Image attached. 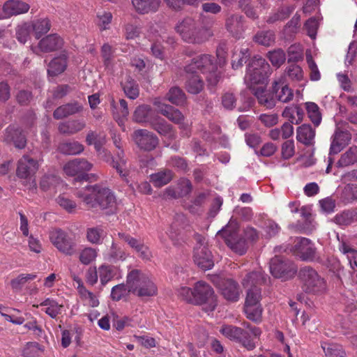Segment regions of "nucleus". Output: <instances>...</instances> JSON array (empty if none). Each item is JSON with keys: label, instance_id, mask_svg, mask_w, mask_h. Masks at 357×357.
Segmentation results:
<instances>
[{"label": "nucleus", "instance_id": "f257e3e1", "mask_svg": "<svg viewBox=\"0 0 357 357\" xmlns=\"http://www.w3.org/2000/svg\"><path fill=\"white\" fill-rule=\"evenodd\" d=\"M176 30L184 41L192 44L204 43L213 36L209 28L204 26L199 20L190 17L179 20Z\"/></svg>", "mask_w": 357, "mask_h": 357}, {"label": "nucleus", "instance_id": "f03ea898", "mask_svg": "<svg viewBox=\"0 0 357 357\" xmlns=\"http://www.w3.org/2000/svg\"><path fill=\"white\" fill-rule=\"evenodd\" d=\"M77 196L89 208L98 206L105 209L112 207L115 204V197L111 190L98 185H88L77 191Z\"/></svg>", "mask_w": 357, "mask_h": 357}, {"label": "nucleus", "instance_id": "7ed1b4c3", "mask_svg": "<svg viewBox=\"0 0 357 357\" xmlns=\"http://www.w3.org/2000/svg\"><path fill=\"white\" fill-rule=\"evenodd\" d=\"M186 73H196L197 71L205 75L210 85L214 86L220 79V73L213 56L204 54L193 58L191 62L185 68Z\"/></svg>", "mask_w": 357, "mask_h": 357}, {"label": "nucleus", "instance_id": "20e7f679", "mask_svg": "<svg viewBox=\"0 0 357 357\" xmlns=\"http://www.w3.org/2000/svg\"><path fill=\"white\" fill-rule=\"evenodd\" d=\"M126 282L130 293L139 297H149L155 294L153 282L139 270H132L127 275Z\"/></svg>", "mask_w": 357, "mask_h": 357}, {"label": "nucleus", "instance_id": "39448f33", "mask_svg": "<svg viewBox=\"0 0 357 357\" xmlns=\"http://www.w3.org/2000/svg\"><path fill=\"white\" fill-rule=\"evenodd\" d=\"M302 288L304 291L312 294H321L327 289L325 279L310 266H304L298 272Z\"/></svg>", "mask_w": 357, "mask_h": 357}, {"label": "nucleus", "instance_id": "423d86ee", "mask_svg": "<svg viewBox=\"0 0 357 357\" xmlns=\"http://www.w3.org/2000/svg\"><path fill=\"white\" fill-rule=\"evenodd\" d=\"M38 162L29 155H24L17 162L16 176L29 190H35L37 187L35 174L38 170Z\"/></svg>", "mask_w": 357, "mask_h": 357}, {"label": "nucleus", "instance_id": "0eeeda50", "mask_svg": "<svg viewBox=\"0 0 357 357\" xmlns=\"http://www.w3.org/2000/svg\"><path fill=\"white\" fill-rule=\"evenodd\" d=\"M269 64L259 56H255L250 63L245 82L252 89L255 84H263L268 77Z\"/></svg>", "mask_w": 357, "mask_h": 357}, {"label": "nucleus", "instance_id": "6e6552de", "mask_svg": "<svg viewBox=\"0 0 357 357\" xmlns=\"http://www.w3.org/2000/svg\"><path fill=\"white\" fill-rule=\"evenodd\" d=\"M266 278L261 271H255L245 275L243 280V285L247 289L245 305L260 304L261 290L258 285L265 282Z\"/></svg>", "mask_w": 357, "mask_h": 357}, {"label": "nucleus", "instance_id": "1a4fd4ad", "mask_svg": "<svg viewBox=\"0 0 357 357\" xmlns=\"http://www.w3.org/2000/svg\"><path fill=\"white\" fill-rule=\"evenodd\" d=\"M225 238L226 243L236 252L243 255L246 250L245 242L239 238L238 228L235 222H230L218 233Z\"/></svg>", "mask_w": 357, "mask_h": 357}, {"label": "nucleus", "instance_id": "9d476101", "mask_svg": "<svg viewBox=\"0 0 357 357\" xmlns=\"http://www.w3.org/2000/svg\"><path fill=\"white\" fill-rule=\"evenodd\" d=\"M270 271L276 278L286 280L296 273V266L291 261L275 256L270 261Z\"/></svg>", "mask_w": 357, "mask_h": 357}, {"label": "nucleus", "instance_id": "9b49d317", "mask_svg": "<svg viewBox=\"0 0 357 357\" xmlns=\"http://www.w3.org/2000/svg\"><path fill=\"white\" fill-rule=\"evenodd\" d=\"M52 243L62 253L72 255L75 252V243L61 229H53L50 233Z\"/></svg>", "mask_w": 357, "mask_h": 357}, {"label": "nucleus", "instance_id": "f8f14e48", "mask_svg": "<svg viewBox=\"0 0 357 357\" xmlns=\"http://www.w3.org/2000/svg\"><path fill=\"white\" fill-rule=\"evenodd\" d=\"M292 251L303 261H312L316 259V248L314 243L306 238H297L294 241Z\"/></svg>", "mask_w": 357, "mask_h": 357}, {"label": "nucleus", "instance_id": "ddd939ff", "mask_svg": "<svg viewBox=\"0 0 357 357\" xmlns=\"http://www.w3.org/2000/svg\"><path fill=\"white\" fill-rule=\"evenodd\" d=\"M194 294L195 304L208 303L210 309L214 310L216 300L213 289L208 284L202 281L197 282L194 288Z\"/></svg>", "mask_w": 357, "mask_h": 357}, {"label": "nucleus", "instance_id": "4468645a", "mask_svg": "<svg viewBox=\"0 0 357 357\" xmlns=\"http://www.w3.org/2000/svg\"><path fill=\"white\" fill-rule=\"evenodd\" d=\"M197 245L194 250V261L202 269L208 270L213 266L211 252L204 245V239L201 236L197 237Z\"/></svg>", "mask_w": 357, "mask_h": 357}, {"label": "nucleus", "instance_id": "2eb2a0df", "mask_svg": "<svg viewBox=\"0 0 357 357\" xmlns=\"http://www.w3.org/2000/svg\"><path fill=\"white\" fill-rule=\"evenodd\" d=\"M220 332L225 337L241 342L248 350H252L255 347L253 339L248 337V332L241 328L225 326L221 328Z\"/></svg>", "mask_w": 357, "mask_h": 357}, {"label": "nucleus", "instance_id": "dca6fc26", "mask_svg": "<svg viewBox=\"0 0 357 357\" xmlns=\"http://www.w3.org/2000/svg\"><path fill=\"white\" fill-rule=\"evenodd\" d=\"M132 137L135 144L142 150L151 151L156 146V138L154 134L147 130H135Z\"/></svg>", "mask_w": 357, "mask_h": 357}, {"label": "nucleus", "instance_id": "f3484780", "mask_svg": "<svg viewBox=\"0 0 357 357\" xmlns=\"http://www.w3.org/2000/svg\"><path fill=\"white\" fill-rule=\"evenodd\" d=\"M29 8V5L22 1L8 0L3 5L0 19H7L14 15L26 13Z\"/></svg>", "mask_w": 357, "mask_h": 357}, {"label": "nucleus", "instance_id": "a211bd4d", "mask_svg": "<svg viewBox=\"0 0 357 357\" xmlns=\"http://www.w3.org/2000/svg\"><path fill=\"white\" fill-rule=\"evenodd\" d=\"M273 91L275 100L282 102H288L293 99V91L286 84L284 75H280L273 83Z\"/></svg>", "mask_w": 357, "mask_h": 357}, {"label": "nucleus", "instance_id": "6ab92c4d", "mask_svg": "<svg viewBox=\"0 0 357 357\" xmlns=\"http://www.w3.org/2000/svg\"><path fill=\"white\" fill-rule=\"evenodd\" d=\"M219 289L223 297L231 302H236L240 297L238 284L231 279L221 280L218 284Z\"/></svg>", "mask_w": 357, "mask_h": 357}, {"label": "nucleus", "instance_id": "aec40b11", "mask_svg": "<svg viewBox=\"0 0 357 357\" xmlns=\"http://www.w3.org/2000/svg\"><path fill=\"white\" fill-rule=\"evenodd\" d=\"M158 113L162 114L173 123L178 124L181 128H185L187 126L183 114L178 109L171 105L158 103Z\"/></svg>", "mask_w": 357, "mask_h": 357}, {"label": "nucleus", "instance_id": "412c9836", "mask_svg": "<svg viewBox=\"0 0 357 357\" xmlns=\"http://www.w3.org/2000/svg\"><path fill=\"white\" fill-rule=\"evenodd\" d=\"M93 165L83 158L69 161L63 166V171L68 175L74 176L91 169Z\"/></svg>", "mask_w": 357, "mask_h": 357}, {"label": "nucleus", "instance_id": "4be33fe9", "mask_svg": "<svg viewBox=\"0 0 357 357\" xmlns=\"http://www.w3.org/2000/svg\"><path fill=\"white\" fill-rule=\"evenodd\" d=\"M63 45V39L56 34H50L43 39L38 43V47L35 50L36 54L39 52H50L57 50Z\"/></svg>", "mask_w": 357, "mask_h": 357}, {"label": "nucleus", "instance_id": "5701e85b", "mask_svg": "<svg viewBox=\"0 0 357 357\" xmlns=\"http://www.w3.org/2000/svg\"><path fill=\"white\" fill-rule=\"evenodd\" d=\"M252 90L261 105L268 109L275 107V98L273 91L272 92L266 91L263 86L253 87Z\"/></svg>", "mask_w": 357, "mask_h": 357}, {"label": "nucleus", "instance_id": "b1692460", "mask_svg": "<svg viewBox=\"0 0 357 357\" xmlns=\"http://www.w3.org/2000/svg\"><path fill=\"white\" fill-rule=\"evenodd\" d=\"M4 140L8 143H13L18 149H23L26 145L24 135L15 126H10L6 128Z\"/></svg>", "mask_w": 357, "mask_h": 357}, {"label": "nucleus", "instance_id": "393cba45", "mask_svg": "<svg viewBox=\"0 0 357 357\" xmlns=\"http://www.w3.org/2000/svg\"><path fill=\"white\" fill-rule=\"evenodd\" d=\"M120 107L117 108L115 105V102L114 100L111 102L112 112V115L114 120L117 122L119 126L122 128V129L125 130V122L127 119V117L129 114V110L128 108L127 102L121 99L119 100Z\"/></svg>", "mask_w": 357, "mask_h": 357}, {"label": "nucleus", "instance_id": "a878e982", "mask_svg": "<svg viewBox=\"0 0 357 357\" xmlns=\"http://www.w3.org/2000/svg\"><path fill=\"white\" fill-rule=\"evenodd\" d=\"M118 236L121 239L128 243L132 248L135 249L140 255L141 257L145 259H149L151 253L149 248L143 243L124 233H119Z\"/></svg>", "mask_w": 357, "mask_h": 357}, {"label": "nucleus", "instance_id": "bb28decb", "mask_svg": "<svg viewBox=\"0 0 357 357\" xmlns=\"http://www.w3.org/2000/svg\"><path fill=\"white\" fill-rule=\"evenodd\" d=\"M350 135L347 132L336 131L330 148V153L337 154L349 142Z\"/></svg>", "mask_w": 357, "mask_h": 357}, {"label": "nucleus", "instance_id": "cd10ccee", "mask_svg": "<svg viewBox=\"0 0 357 357\" xmlns=\"http://www.w3.org/2000/svg\"><path fill=\"white\" fill-rule=\"evenodd\" d=\"M155 116V112L149 105L137 107L132 116V120L139 123H151Z\"/></svg>", "mask_w": 357, "mask_h": 357}, {"label": "nucleus", "instance_id": "c85d7f7f", "mask_svg": "<svg viewBox=\"0 0 357 357\" xmlns=\"http://www.w3.org/2000/svg\"><path fill=\"white\" fill-rule=\"evenodd\" d=\"M243 17L238 15H234L226 20L227 30L235 38H240L244 31Z\"/></svg>", "mask_w": 357, "mask_h": 357}, {"label": "nucleus", "instance_id": "c756f323", "mask_svg": "<svg viewBox=\"0 0 357 357\" xmlns=\"http://www.w3.org/2000/svg\"><path fill=\"white\" fill-rule=\"evenodd\" d=\"M340 251L346 256L351 268L357 271V249L349 242L342 241L339 244Z\"/></svg>", "mask_w": 357, "mask_h": 357}, {"label": "nucleus", "instance_id": "7c9ffc66", "mask_svg": "<svg viewBox=\"0 0 357 357\" xmlns=\"http://www.w3.org/2000/svg\"><path fill=\"white\" fill-rule=\"evenodd\" d=\"M85 127V123L80 120L68 121L61 123L58 129L59 132L65 135H73Z\"/></svg>", "mask_w": 357, "mask_h": 357}, {"label": "nucleus", "instance_id": "2f4dec72", "mask_svg": "<svg viewBox=\"0 0 357 357\" xmlns=\"http://www.w3.org/2000/svg\"><path fill=\"white\" fill-rule=\"evenodd\" d=\"M191 189L190 182L187 179H182L177 184L175 189L169 188L167 190V196L173 198L184 197L190 193Z\"/></svg>", "mask_w": 357, "mask_h": 357}, {"label": "nucleus", "instance_id": "473e14b6", "mask_svg": "<svg viewBox=\"0 0 357 357\" xmlns=\"http://www.w3.org/2000/svg\"><path fill=\"white\" fill-rule=\"evenodd\" d=\"M315 136V131L310 125L303 124L299 126L296 131V139L305 144H311Z\"/></svg>", "mask_w": 357, "mask_h": 357}, {"label": "nucleus", "instance_id": "72a5a7b5", "mask_svg": "<svg viewBox=\"0 0 357 357\" xmlns=\"http://www.w3.org/2000/svg\"><path fill=\"white\" fill-rule=\"evenodd\" d=\"M66 59L67 56L64 54L54 58L49 64L47 69L48 74L52 76H55L62 73L67 66Z\"/></svg>", "mask_w": 357, "mask_h": 357}, {"label": "nucleus", "instance_id": "f704fd0d", "mask_svg": "<svg viewBox=\"0 0 357 357\" xmlns=\"http://www.w3.org/2000/svg\"><path fill=\"white\" fill-rule=\"evenodd\" d=\"M185 87L187 91L192 94L199 93L204 87L203 80L195 73H187Z\"/></svg>", "mask_w": 357, "mask_h": 357}, {"label": "nucleus", "instance_id": "c9c22d12", "mask_svg": "<svg viewBox=\"0 0 357 357\" xmlns=\"http://www.w3.org/2000/svg\"><path fill=\"white\" fill-rule=\"evenodd\" d=\"M166 99L174 105L182 106L186 101V96L179 87L173 86L166 94Z\"/></svg>", "mask_w": 357, "mask_h": 357}, {"label": "nucleus", "instance_id": "e433bc0d", "mask_svg": "<svg viewBox=\"0 0 357 357\" xmlns=\"http://www.w3.org/2000/svg\"><path fill=\"white\" fill-rule=\"evenodd\" d=\"M40 306L45 307L44 311L52 318H56L59 314L61 313L63 305L59 304L56 301L47 298L42 303Z\"/></svg>", "mask_w": 357, "mask_h": 357}, {"label": "nucleus", "instance_id": "4c0bfd02", "mask_svg": "<svg viewBox=\"0 0 357 357\" xmlns=\"http://www.w3.org/2000/svg\"><path fill=\"white\" fill-rule=\"evenodd\" d=\"M118 269L115 266L109 265H101L98 268V274L100 282L102 285H105L108 282L112 280L117 274Z\"/></svg>", "mask_w": 357, "mask_h": 357}, {"label": "nucleus", "instance_id": "58836bf2", "mask_svg": "<svg viewBox=\"0 0 357 357\" xmlns=\"http://www.w3.org/2000/svg\"><path fill=\"white\" fill-rule=\"evenodd\" d=\"M244 311L246 317L250 320L259 323L261 321L262 307L261 304L245 305Z\"/></svg>", "mask_w": 357, "mask_h": 357}, {"label": "nucleus", "instance_id": "ea45409f", "mask_svg": "<svg viewBox=\"0 0 357 357\" xmlns=\"http://www.w3.org/2000/svg\"><path fill=\"white\" fill-rule=\"evenodd\" d=\"M357 162V146L351 147L347 152L342 155L337 162L339 167H347Z\"/></svg>", "mask_w": 357, "mask_h": 357}, {"label": "nucleus", "instance_id": "a19ab883", "mask_svg": "<svg viewBox=\"0 0 357 357\" xmlns=\"http://www.w3.org/2000/svg\"><path fill=\"white\" fill-rule=\"evenodd\" d=\"M275 34L271 31H261L257 33L254 37L255 43L263 46H271L275 42Z\"/></svg>", "mask_w": 357, "mask_h": 357}, {"label": "nucleus", "instance_id": "79ce46f5", "mask_svg": "<svg viewBox=\"0 0 357 357\" xmlns=\"http://www.w3.org/2000/svg\"><path fill=\"white\" fill-rule=\"evenodd\" d=\"M354 221H357L356 211H344L335 217V222L340 225H349Z\"/></svg>", "mask_w": 357, "mask_h": 357}, {"label": "nucleus", "instance_id": "37998d69", "mask_svg": "<svg viewBox=\"0 0 357 357\" xmlns=\"http://www.w3.org/2000/svg\"><path fill=\"white\" fill-rule=\"evenodd\" d=\"M59 149L63 154L75 155L80 153L84 150V147L77 142H72L60 144Z\"/></svg>", "mask_w": 357, "mask_h": 357}, {"label": "nucleus", "instance_id": "c03bdc74", "mask_svg": "<svg viewBox=\"0 0 357 357\" xmlns=\"http://www.w3.org/2000/svg\"><path fill=\"white\" fill-rule=\"evenodd\" d=\"M31 31L32 26L30 24L27 23L20 24L15 29L16 38L20 43L24 44L29 39Z\"/></svg>", "mask_w": 357, "mask_h": 357}, {"label": "nucleus", "instance_id": "a18cd8bd", "mask_svg": "<svg viewBox=\"0 0 357 357\" xmlns=\"http://www.w3.org/2000/svg\"><path fill=\"white\" fill-rule=\"evenodd\" d=\"M122 86L124 93L129 98L135 99L139 96V91L138 85L133 79L127 78L126 80L122 83Z\"/></svg>", "mask_w": 357, "mask_h": 357}, {"label": "nucleus", "instance_id": "49530a36", "mask_svg": "<svg viewBox=\"0 0 357 357\" xmlns=\"http://www.w3.org/2000/svg\"><path fill=\"white\" fill-rule=\"evenodd\" d=\"M36 273H22L10 281L11 287L13 289H21L24 284L36 279Z\"/></svg>", "mask_w": 357, "mask_h": 357}, {"label": "nucleus", "instance_id": "de8ad7c7", "mask_svg": "<svg viewBox=\"0 0 357 357\" xmlns=\"http://www.w3.org/2000/svg\"><path fill=\"white\" fill-rule=\"evenodd\" d=\"M321 347L326 357H344L345 353L340 345L324 343Z\"/></svg>", "mask_w": 357, "mask_h": 357}, {"label": "nucleus", "instance_id": "09e8293b", "mask_svg": "<svg viewBox=\"0 0 357 357\" xmlns=\"http://www.w3.org/2000/svg\"><path fill=\"white\" fill-rule=\"evenodd\" d=\"M97 257V250L92 248H84L79 255V259L82 264L88 265L96 259Z\"/></svg>", "mask_w": 357, "mask_h": 357}, {"label": "nucleus", "instance_id": "8fccbe9b", "mask_svg": "<svg viewBox=\"0 0 357 357\" xmlns=\"http://www.w3.org/2000/svg\"><path fill=\"white\" fill-rule=\"evenodd\" d=\"M32 26V31H34L36 37L39 38L43 34L47 33L50 29V21L47 19H43L34 22Z\"/></svg>", "mask_w": 357, "mask_h": 357}, {"label": "nucleus", "instance_id": "3c124183", "mask_svg": "<svg viewBox=\"0 0 357 357\" xmlns=\"http://www.w3.org/2000/svg\"><path fill=\"white\" fill-rule=\"evenodd\" d=\"M268 57L272 65L277 68L282 66L286 60L285 53L280 49L270 52Z\"/></svg>", "mask_w": 357, "mask_h": 357}, {"label": "nucleus", "instance_id": "603ef678", "mask_svg": "<svg viewBox=\"0 0 357 357\" xmlns=\"http://www.w3.org/2000/svg\"><path fill=\"white\" fill-rule=\"evenodd\" d=\"M130 291L128 287L124 284H117L112 287L111 291V298L114 301H119L121 298L129 295Z\"/></svg>", "mask_w": 357, "mask_h": 357}, {"label": "nucleus", "instance_id": "864d4df0", "mask_svg": "<svg viewBox=\"0 0 357 357\" xmlns=\"http://www.w3.org/2000/svg\"><path fill=\"white\" fill-rule=\"evenodd\" d=\"M306 109L310 120L314 125L318 126L321 119L319 107L314 102H307Z\"/></svg>", "mask_w": 357, "mask_h": 357}, {"label": "nucleus", "instance_id": "5fc2aeb1", "mask_svg": "<svg viewBox=\"0 0 357 357\" xmlns=\"http://www.w3.org/2000/svg\"><path fill=\"white\" fill-rule=\"evenodd\" d=\"M57 204L68 213H73L75 211L77 204L65 195H59L56 199Z\"/></svg>", "mask_w": 357, "mask_h": 357}, {"label": "nucleus", "instance_id": "6e6d98bb", "mask_svg": "<svg viewBox=\"0 0 357 357\" xmlns=\"http://www.w3.org/2000/svg\"><path fill=\"white\" fill-rule=\"evenodd\" d=\"M154 0H132V3L139 13H148L153 6Z\"/></svg>", "mask_w": 357, "mask_h": 357}, {"label": "nucleus", "instance_id": "4d7b16f0", "mask_svg": "<svg viewBox=\"0 0 357 357\" xmlns=\"http://www.w3.org/2000/svg\"><path fill=\"white\" fill-rule=\"evenodd\" d=\"M104 235V230L100 227H91L88 229L86 237L91 243H98Z\"/></svg>", "mask_w": 357, "mask_h": 357}, {"label": "nucleus", "instance_id": "13d9d810", "mask_svg": "<svg viewBox=\"0 0 357 357\" xmlns=\"http://www.w3.org/2000/svg\"><path fill=\"white\" fill-rule=\"evenodd\" d=\"M342 197L347 203L357 200V185H347L342 192Z\"/></svg>", "mask_w": 357, "mask_h": 357}, {"label": "nucleus", "instance_id": "bf43d9fd", "mask_svg": "<svg viewBox=\"0 0 357 357\" xmlns=\"http://www.w3.org/2000/svg\"><path fill=\"white\" fill-rule=\"evenodd\" d=\"M79 294L86 305L91 307H96L99 305V301L96 296L86 288H82V291Z\"/></svg>", "mask_w": 357, "mask_h": 357}, {"label": "nucleus", "instance_id": "052dcab7", "mask_svg": "<svg viewBox=\"0 0 357 357\" xmlns=\"http://www.w3.org/2000/svg\"><path fill=\"white\" fill-rule=\"evenodd\" d=\"M286 73L292 80L299 81L303 77L301 68L296 64L289 65L286 69Z\"/></svg>", "mask_w": 357, "mask_h": 357}, {"label": "nucleus", "instance_id": "680f3d73", "mask_svg": "<svg viewBox=\"0 0 357 357\" xmlns=\"http://www.w3.org/2000/svg\"><path fill=\"white\" fill-rule=\"evenodd\" d=\"M305 29L307 35L312 39H314L317 35V31L319 27V22L314 17L310 18L305 24Z\"/></svg>", "mask_w": 357, "mask_h": 357}, {"label": "nucleus", "instance_id": "e2e57ef3", "mask_svg": "<svg viewBox=\"0 0 357 357\" xmlns=\"http://www.w3.org/2000/svg\"><path fill=\"white\" fill-rule=\"evenodd\" d=\"M178 296L188 303L195 304V294L190 288L181 287L178 289Z\"/></svg>", "mask_w": 357, "mask_h": 357}, {"label": "nucleus", "instance_id": "0e129e2a", "mask_svg": "<svg viewBox=\"0 0 357 357\" xmlns=\"http://www.w3.org/2000/svg\"><path fill=\"white\" fill-rule=\"evenodd\" d=\"M295 152L294 143L292 140L284 142L281 147L282 157L287 160L291 158Z\"/></svg>", "mask_w": 357, "mask_h": 357}, {"label": "nucleus", "instance_id": "69168bd1", "mask_svg": "<svg viewBox=\"0 0 357 357\" xmlns=\"http://www.w3.org/2000/svg\"><path fill=\"white\" fill-rule=\"evenodd\" d=\"M59 178L53 175V174H47L45 175L40 181V188L46 190L50 188L51 186H54L59 182Z\"/></svg>", "mask_w": 357, "mask_h": 357}, {"label": "nucleus", "instance_id": "338daca9", "mask_svg": "<svg viewBox=\"0 0 357 357\" xmlns=\"http://www.w3.org/2000/svg\"><path fill=\"white\" fill-rule=\"evenodd\" d=\"M307 63L310 70V79L312 81H318L321 78V75L319 71L318 67L315 62L313 61L311 55H307Z\"/></svg>", "mask_w": 357, "mask_h": 357}, {"label": "nucleus", "instance_id": "774afa93", "mask_svg": "<svg viewBox=\"0 0 357 357\" xmlns=\"http://www.w3.org/2000/svg\"><path fill=\"white\" fill-rule=\"evenodd\" d=\"M126 257V253L113 242L109 251V259L112 261H123Z\"/></svg>", "mask_w": 357, "mask_h": 357}]
</instances>
